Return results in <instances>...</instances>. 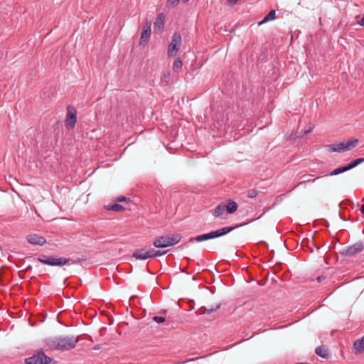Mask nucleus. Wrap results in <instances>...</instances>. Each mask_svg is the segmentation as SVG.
Masks as SVG:
<instances>
[{
  "label": "nucleus",
  "mask_w": 364,
  "mask_h": 364,
  "mask_svg": "<svg viewBox=\"0 0 364 364\" xmlns=\"http://www.w3.org/2000/svg\"><path fill=\"white\" fill-rule=\"evenodd\" d=\"M358 143V139H353L348 141H344L343 144H344L345 151H346L353 149L354 147H355L357 146Z\"/></svg>",
  "instance_id": "17"
},
{
  "label": "nucleus",
  "mask_w": 364,
  "mask_h": 364,
  "mask_svg": "<svg viewBox=\"0 0 364 364\" xmlns=\"http://www.w3.org/2000/svg\"><path fill=\"white\" fill-rule=\"evenodd\" d=\"M165 16L163 14H160L154 23V29L161 30L164 26Z\"/></svg>",
  "instance_id": "15"
},
{
  "label": "nucleus",
  "mask_w": 364,
  "mask_h": 364,
  "mask_svg": "<svg viewBox=\"0 0 364 364\" xmlns=\"http://www.w3.org/2000/svg\"><path fill=\"white\" fill-rule=\"evenodd\" d=\"M360 212L364 215V204L360 208Z\"/></svg>",
  "instance_id": "38"
},
{
  "label": "nucleus",
  "mask_w": 364,
  "mask_h": 364,
  "mask_svg": "<svg viewBox=\"0 0 364 364\" xmlns=\"http://www.w3.org/2000/svg\"><path fill=\"white\" fill-rule=\"evenodd\" d=\"M79 341L75 336H59L47 338V346L52 350H70L73 349Z\"/></svg>",
  "instance_id": "1"
},
{
  "label": "nucleus",
  "mask_w": 364,
  "mask_h": 364,
  "mask_svg": "<svg viewBox=\"0 0 364 364\" xmlns=\"http://www.w3.org/2000/svg\"><path fill=\"white\" fill-rule=\"evenodd\" d=\"M220 307V304L212 305L210 307L202 306L198 310L199 314H211L215 312Z\"/></svg>",
  "instance_id": "12"
},
{
  "label": "nucleus",
  "mask_w": 364,
  "mask_h": 364,
  "mask_svg": "<svg viewBox=\"0 0 364 364\" xmlns=\"http://www.w3.org/2000/svg\"><path fill=\"white\" fill-rule=\"evenodd\" d=\"M181 45V36L178 33H174L172 41L168 46V56L173 57L179 50Z\"/></svg>",
  "instance_id": "6"
},
{
  "label": "nucleus",
  "mask_w": 364,
  "mask_h": 364,
  "mask_svg": "<svg viewBox=\"0 0 364 364\" xmlns=\"http://www.w3.org/2000/svg\"><path fill=\"white\" fill-rule=\"evenodd\" d=\"M237 1L238 0H228V4L233 5V4H235Z\"/></svg>",
  "instance_id": "36"
},
{
  "label": "nucleus",
  "mask_w": 364,
  "mask_h": 364,
  "mask_svg": "<svg viewBox=\"0 0 364 364\" xmlns=\"http://www.w3.org/2000/svg\"><path fill=\"white\" fill-rule=\"evenodd\" d=\"M345 168H346V171L355 168V166H354L353 161H351L349 164H348L347 166H344Z\"/></svg>",
  "instance_id": "31"
},
{
  "label": "nucleus",
  "mask_w": 364,
  "mask_h": 364,
  "mask_svg": "<svg viewBox=\"0 0 364 364\" xmlns=\"http://www.w3.org/2000/svg\"><path fill=\"white\" fill-rule=\"evenodd\" d=\"M226 211L225 210V204L224 203H220L212 212L213 215L215 218H220L223 219V214Z\"/></svg>",
  "instance_id": "13"
},
{
  "label": "nucleus",
  "mask_w": 364,
  "mask_h": 364,
  "mask_svg": "<svg viewBox=\"0 0 364 364\" xmlns=\"http://www.w3.org/2000/svg\"><path fill=\"white\" fill-rule=\"evenodd\" d=\"M315 353L316 355L323 358H327L328 356V350L324 346L317 347L315 350Z\"/></svg>",
  "instance_id": "19"
},
{
  "label": "nucleus",
  "mask_w": 364,
  "mask_h": 364,
  "mask_svg": "<svg viewBox=\"0 0 364 364\" xmlns=\"http://www.w3.org/2000/svg\"><path fill=\"white\" fill-rule=\"evenodd\" d=\"M151 21L146 20L141 36L140 45L145 46L148 43L151 32Z\"/></svg>",
  "instance_id": "9"
},
{
  "label": "nucleus",
  "mask_w": 364,
  "mask_h": 364,
  "mask_svg": "<svg viewBox=\"0 0 364 364\" xmlns=\"http://www.w3.org/2000/svg\"><path fill=\"white\" fill-rule=\"evenodd\" d=\"M180 0H167V6H176Z\"/></svg>",
  "instance_id": "27"
},
{
  "label": "nucleus",
  "mask_w": 364,
  "mask_h": 364,
  "mask_svg": "<svg viewBox=\"0 0 364 364\" xmlns=\"http://www.w3.org/2000/svg\"><path fill=\"white\" fill-rule=\"evenodd\" d=\"M257 196V191L255 189H251L247 192L248 198H253Z\"/></svg>",
  "instance_id": "25"
},
{
  "label": "nucleus",
  "mask_w": 364,
  "mask_h": 364,
  "mask_svg": "<svg viewBox=\"0 0 364 364\" xmlns=\"http://www.w3.org/2000/svg\"><path fill=\"white\" fill-rule=\"evenodd\" d=\"M363 244L362 242H358L353 245L343 250L341 252V254L347 257H352L355 255L360 252L363 250Z\"/></svg>",
  "instance_id": "8"
},
{
  "label": "nucleus",
  "mask_w": 364,
  "mask_h": 364,
  "mask_svg": "<svg viewBox=\"0 0 364 364\" xmlns=\"http://www.w3.org/2000/svg\"><path fill=\"white\" fill-rule=\"evenodd\" d=\"M27 241L32 245H43L46 242V240L41 235L37 234H31L26 237Z\"/></svg>",
  "instance_id": "10"
},
{
  "label": "nucleus",
  "mask_w": 364,
  "mask_h": 364,
  "mask_svg": "<svg viewBox=\"0 0 364 364\" xmlns=\"http://www.w3.org/2000/svg\"><path fill=\"white\" fill-rule=\"evenodd\" d=\"M354 166L356 167L357 166H358L359 164H362L363 162H364V158H359V159H356L355 160H353L352 161Z\"/></svg>",
  "instance_id": "28"
},
{
  "label": "nucleus",
  "mask_w": 364,
  "mask_h": 364,
  "mask_svg": "<svg viewBox=\"0 0 364 364\" xmlns=\"http://www.w3.org/2000/svg\"><path fill=\"white\" fill-rule=\"evenodd\" d=\"M126 199H127V198L124 196H119L117 198V200L119 202L125 201Z\"/></svg>",
  "instance_id": "35"
},
{
  "label": "nucleus",
  "mask_w": 364,
  "mask_h": 364,
  "mask_svg": "<svg viewBox=\"0 0 364 364\" xmlns=\"http://www.w3.org/2000/svg\"><path fill=\"white\" fill-rule=\"evenodd\" d=\"M353 347L358 353L364 352V338L355 341Z\"/></svg>",
  "instance_id": "18"
},
{
  "label": "nucleus",
  "mask_w": 364,
  "mask_h": 364,
  "mask_svg": "<svg viewBox=\"0 0 364 364\" xmlns=\"http://www.w3.org/2000/svg\"><path fill=\"white\" fill-rule=\"evenodd\" d=\"M358 23L361 26H364V14L363 17L360 18V20L358 21Z\"/></svg>",
  "instance_id": "33"
},
{
  "label": "nucleus",
  "mask_w": 364,
  "mask_h": 364,
  "mask_svg": "<svg viewBox=\"0 0 364 364\" xmlns=\"http://www.w3.org/2000/svg\"><path fill=\"white\" fill-rule=\"evenodd\" d=\"M169 74L168 75H164V80L168 82V79H169Z\"/></svg>",
  "instance_id": "37"
},
{
  "label": "nucleus",
  "mask_w": 364,
  "mask_h": 364,
  "mask_svg": "<svg viewBox=\"0 0 364 364\" xmlns=\"http://www.w3.org/2000/svg\"><path fill=\"white\" fill-rule=\"evenodd\" d=\"M133 257L136 259H147L151 258V255H148L147 250L141 248L136 250L133 253Z\"/></svg>",
  "instance_id": "11"
},
{
  "label": "nucleus",
  "mask_w": 364,
  "mask_h": 364,
  "mask_svg": "<svg viewBox=\"0 0 364 364\" xmlns=\"http://www.w3.org/2000/svg\"><path fill=\"white\" fill-rule=\"evenodd\" d=\"M354 166L356 167L357 166H358L359 164H362L363 162H364V158H359V159H356L355 160H353L352 161Z\"/></svg>",
  "instance_id": "29"
},
{
  "label": "nucleus",
  "mask_w": 364,
  "mask_h": 364,
  "mask_svg": "<svg viewBox=\"0 0 364 364\" xmlns=\"http://www.w3.org/2000/svg\"><path fill=\"white\" fill-rule=\"evenodd\" d=\"M148 255H150L151 257V258H154V255L156 252V250L154 249L147 250Z\"/></svg>",
  "instance_id": "32"
},
{
  "label": "nucleus",
  "mask_w": 364,
  "mask_h": 364,
  "mask_svg": "<svg viewBox=\"0 0 364 364\" xmlns=\"http://www.w3.org/2000/svg\"><path fill=\"white\" fill-rule=\"evenodd\" d=\"M321 176H318V177H316V178H312L311 177V176H302V178H303V181H301L299 183V184H301V183H311V182H314L316 180L318 179L319 178H321Z\"/></svg>",
  "instance_id": "24"
},
{
  "label": "nucleus",
  "mask_w": 364,
  "mask_h": 364,
  "mask_svg": "<svg viewBox=\"0 0 364 364\" xmlns=\"http://www.w3.org/2000/svg\"><path fill=\"white\" fill-rule=\"evenodd\" d=\"M247 223H240L234 227H225V228H223L221 229H219V230H217L215 231H211L208 233L200 235L195 237L191 238L190 242H200L205 241L208 240H212V239H215L217 237H222V236H224V235L228 234L229 232H232L233 230H235L237 228L244 226L245 225H246Z\"/></svg>",
  "instance_id": "2"
},
{
  "label": "nucleus",
  "mask_w": 364,
  "mask_h": 364,
  "mask_svg": "<svg viewBox=\"0 0 364 364\" xmlns=\"http://www.w3.org/2000/svg\"><path fill=\"white\" fill-rule=\"evenodd\" d=\"M77 122V111L75 107L69 106L67 108V117L65 124L68 129H73Z\"/></svg>",
  "instance_id": "7"
},
{
  "label": "nucleus",
  "mask_w": 364,
  "mask_h": 364,
  "mask_svg": "<svg viewBox=\"0 0 364 364\" xmlns=\"http://www.w3.org/2000/svg\"><path fill=\"white\" fill-rule=\"evenodd\" d=\"M183 2H188L189 0H182Z\"/></svg>",
  "instance_id": "41"
},
{
  "label": "nucleus",
  "mask_w": 364,
  "mask_h": 364,
  "mask_svg": "<svg viewBox=\"0 0 364 364\" xmlns=\"http://www.w3.org/2000/svg\"><path fill=\"white\" fill-rule=\"evenodd\" d=\"M237 209V204L236 202L233 200H229L228 203L225 205V210L227 213L232 214Z\"/></svg>",
  "instance_id": "16"
},
{
  "label": "nucleus",
  "mask_w": 364,
  "mask_h": 364,
  "mask_svg": "<svg viewBox=\"0 0 364 364\" xmlns=\"http://www.w3.org/2000/svg\"><path fill=\"white\" fill-rule=\"evenodd\" d=\"M326 279V277L325 276H319L317 277V281L318 282H321L322 281H323L324 279Z\"/></svg>",
  "instance_id": "34"
},
{
  "label": "nucleus",
  "mask_w": 364,
  "mask_h": 364,
  "mask_svg": "<svg viewBox=\"0 0 364 364\" xmlns=\"http://www.w3.org/2000/svg\"><path fill=\"white\" fill-rule=\"evenodd\" d=\"M346 168L345 166H341V167H338L336 169H334L333 171H332L330 173H326L325 175H323L324 176H336V175H338V174H340V173H344L346 172Z\"/></svg>",
  "instance_id": "22"
},
{
  "label": "nucleus",
  "mask_w": 364,
  "mask_h": 364,
  "mask_svg": "<svg viewBox=\"0 0 364 364\" xmlns=\"http://www.w3.org/2000/svg\"><path fill=\"white\" fill-rule=\"evenodd\" d=\"M167 312V310H164L161 313L164 314H166Z\"/></svg>",
  "instance_id": "40"
},
{
  "label": "nucleus",
  "mask_w": 364,
  "mask_h": 364,
  "mask_svg": "<svg viewBox=\"0 0 364 364\" xmlns=\"http://www.w3.org/2000/svg\"><path fill=\"white\" fill-rule=\"evenodd\" d=\"M276 18V11L274 10H272L264 18V19L259 23V26L264 24L269 21L274 20Z\"/></svg>",
  "instance_id": "20"
},
{
  "label": "nucleus",
  "mask_w": 364,
  "mask_h": 364,
  "mask_svg": "<svg viewBox=\"0 0 364 364\" xmlns=\"http://www.w3.org/2000/svg\"><path fill=\"white\" fill-rule=\"evenodd\" d=\"M181 239V236L178 234L171 236L162 235L154 241L153 245L156 248L168 247L178 243Z\"/></svg>",
  "instance_id": "3"
},
{
  "label": "nucleus",
  "mask_w": 364,
  "mask_h": 364,
  "mask_svg": "<svg viewBox=\"0 0 364 364\" xmlns=\"http://www.w3.org/2000/svg\"><path fill=\"white\" fill-rule=\"evenodd\" d=\"M106 209L108 210H112L115 212H119L124 210V208L118 203H114L112 205H109L106 207Z\"/></svg>",
  "instance_id": "21"
},
{
  "label": "nucleus",
  "mask_w": 364,
  "mask_h": 364,
  "mask_svg": "<svg viewBox=\"0 0 364 364\" xmlns=\"http://www.w3.org/2000/svg\"><path fill=\"white\" fill-rule=\"evenodd\" d=\"M153 320L159 323H164L166 321L164 317L159 316H154Z\"/></svg>",
  "instance_id": "26"
},
{
  "label": "nucleus",
  "mask_w": 364,
  "mask_h": 364,
  "mask_svg": "<svg viewBox=\"0 0 364 364\" xmlns=\"http://www.w3.org/2000/svg\"><path fill=\"white\" fill-rule=\"evenodd\" d=\"M38 262L46 265L61 267L69 264L68 258H56L54 257H46L45 255L38 259Z\"/></svg>",
  "instance_id": "5"
},
{
  "label": "nucleus",
  "mask_w": 364,
  "mask_h": 364,
  "mask_svg": "<svg viewBox=\"0 0 364 364\" xmlns=\"http://www.w3.org/2000/svg\"><path fill=\"white\" fill-rule=\"evenodd\" d=\"M53 359L47 356L43 350H39L36 353L33 354L31 357L27 358L25 360L26 364H49Z\"/></svg>",
  "instance_id": "4"
},
{
  "label": "nucleus",
  "mask_w": 364,
  "mask_h": 364,
  "mask_svg": "<svg viewBox=\"0 0 364 364\" xmlns=\"http://www.w3.org/2000/svg\"><path fill=\"white\" fill-rule=\"evenodd\" d=\"M328 150L332 152H343L345 151L343 142L333 144L327 146Z\"/></svg>",
  "instance_id": "14"
},
{
  "label": "nucleus",
  "mask_w": 364,
  "mask_h": 364,
  "mask_svg": "<svg viewBox=\"0 0 364 364\" xmlns=\"http://www.w3.org/2000/svg\"><path fill=\"white\" fill-rule=\"evenodd\" d=\"M182 65H183L182 60H181V58L178 57L173 62V70L174 71H176L177 70L181 69L182 68Z\"/></svg>",
  "instance_id": "23"
},
{
  "label": "nucleus",
  "mask_w": 364,
  "mask_h": 364,
  "mask_svg": "<svg viewBox=\"0 0 364 364\" xmlns=\"http://www.w3.org/2000/svg\"><path fill=\"white\" fill-rule=\"evenodd\" d=\"M311 129H312V128H309L308 130H306L305 134H307L308 133H309L311 131Z\"/></svg>",
  "instance_id": "39"
},
{
  "label": "nucleus",
  "mask_w": 364,
  "mask_h": 364,
  "mask_svg": "<svg viewBox=\"0 0 364 364\" xmlns=\"http://www.w3.org/2000/svg\"><path fill=\"white\" fill-rule=\"evenodd\" d=\"M166 252H167V251L161 252L159 250H156V252L154 253V257H160V256L165 255Z\"/></svg>",
  "instance_id": "30"
}]
</instances>
